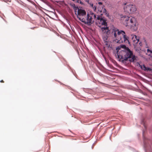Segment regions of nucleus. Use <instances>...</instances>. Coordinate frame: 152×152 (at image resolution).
Masks as SVG:
<instances>
[{
    "mask_svg": "<svg viewBox=\"0 0 152 152\" xmlns=\"http://www.w3.org/2000/svg\"><path fill=\"white\" fill-rule=\"evenodd\" d=\"M111 35L116 43H121L124 42L126 43L130 44L129 37L126 35L125 32L123 31L119 30L114 28L112 30Z\"/></svg>",
    "mask_w": 152,
    "mask_h": 152,
    "instance_id": "obj_1",
    "label": "nucleus"
},
{
    "mask_svg": "<svg viewBox=\"0 0 152 152\" xmlns=\"http://www.w3.org/2000/svg\"><path fill=\"white\" fill-rule=\"evenodd\" d=\"M118 57H136L133 51L125 45H121L116 48Z\"/></svg>",
    "mask_w": 152,
    "mask_h": 152,
    "instance_id": "obj_2",
    "label": "nucleus"
},
{
    "mask_svg": "<svg viewBox=\"0 0 152 152\" xmlns=\"http://www.w3.org/2000/svg\"><path fill=\"white\" fill-rule=\"evenodd\" d=\"M122 19L123 24L126 26L130 27L133 31H135L137 29V26L134 18L127 16H124Z\"/></svg>",
    "mask_w": 152,
    "mask_h": 152,
    "instance_id": "obj_3",
    "label": "nucleus"
},
{
    "mask_svg": "<svg viewBox=\"0 0 152 152\" xmlns=\"http://www.w3.org/2000/svg\"><path fill=\"white\" fill-rule=\"evenodd\" d=\"M91 15L92 16H94V18L96 21L97 24H99L98 25V26L100 27L101 25H105L107 24V20L104 17L99 16H97L96 17V15L93 13Z\"/></svg>",
    "mask_w": 152,
    "mask_h": 152,
    "instance_id": "obj_4",
    "label": "nucleus"
},
{
    "mask_svg": "<svg viewBox=\"0 0 152 152\" xmlns=\"http://www.w3.org/2000/svg\"><path fill=\"white\" fill-rule=\"evenodd\" d=\"M124 12L127 14H130L134 13L136 10L135 5L129 4L125 6L124 7Z\"/></svg>",
    "mask_w": 152,
    "mask_h": 152,
    "instance_id": "obj_5",
    "label": "nucleus"
},
{
    "mask_svg": "<svg viewBox=\"0 0 152 152\" xmlns=\"http://www.w3.org/2000/svg\"><path fill=\"white\" fill-rule=\"evenodd\" d=\"M80 21L88 25H91L94 22V20L92 18V16L88 14H87Z\"/></svg>",
    "mask_w": 152,
    "mask_h": 152,
    "instance_id": "obj_6",
    "label": "nucleus"
},
{
    "mask_svg": "<svg viewBox=\"0 0 152 152\" xmlns=\"http://www.w3.org/2000/svg\"><path fill=\"white\" fill-rule=\"evenodd\" d=\"M86 12L85 11L82 9H78L77 11V18L81 20L84 17L86 16Z\"/></svg>",
    "mask_w": 152,
    "mask_h": 152,
    "instance_id": "obj_7",
    "label": "nucleus"
},
{
    "mask_svg": "<svg viewBox=\"0 0 152 152\" xmlns=\"http://www.w3.org/2000/svg\"><path fill=\"white\" fill-rule=\"evenodd\" d=\"M107 24L106 25H104V26H106L105 27H101V29L104 33L103 34L109 35V34L110 33V35L112 37L111 33H112V30L110 31V30H109V27L107 26Z\"/></svg>",
    "mask_w": 152,
    "mask_h": 152,
    "instance_id": "obj_8",
    "label": "nucleus"
},
{
    "mask_svg": "<svg viewBox=\"0 0 152 152\" xmlns=\"http://www.w3.org/2000/svg\"><path fill=\"white\" fill-rule=\"evenodd\" d=\"M117 58L118 60L119 61L123 63H126V61H128V58ZM133 60V61H134L136 58H132Z\"/></svg>",
    "mask_w": 152,
    "mask_h": 152,
    "instance_id": "obj_9",
    "label": "nucleus"
},
{
    "mask_svg": "<svg viewBox=\"0 0 152 152\" xmlns=\"http://www.w3.org/2000/svg\"><path fill=\"white\" fill-rule=\"evenodd\" d=\"M132 39L134 42V45H136L138 42H139V39L138 37L136 36L135 35L132 34L131 35Z\"/></svg>",
    "mask_w": 152,
    "mask_h": 152,
    "instance_id": "obj_10",
    "label": "nucleus"
},
{
    "mask_svg": "<svg viewBox=\"0 0 152 152\" xmlns=\"http://www.w3.org/2000/svg\"><path fill=\"white\" fill-rule=\"evenodd\" d=\"M104 7V6H103L102 5L101 6V7L102 8V9H99V7H98L97 8V9H98V11L99 12L101 13L102 12L103 13H105V14H107V13H106L107 10L105 9L104 8V7Z\"/></svg>",
    "mask_w": 152,
    "mask_h": 152,
    "instance_id": "obj_11",
    "label": "nucleus"
},
{
    "mask_svg": "<svg viewBox=\"0 0 152 152\" xmlns=\"http://www.w3.org/2000/svg\"><path fill=\"white\" fill-rule=\"evenodd\" d=\"M141 68L144 71H151V69L150 68L146 67L144 65H140Z\"/></svg>",
    "mask_w": 152,
    "mask_h": 152,
    "instance_id": "obj_12",
    "label": "nucleus"
},
{
    "mask_svg": "<svg viewBox=\"0 0 152 152\" xmlns=\"http://www.w3.org/2000/svg\"><path fill=\"white\" fill-rule=\"evenodd\" d=\"M108 35L107 34H103L102 36V39L104 42L108 41Z\"/></svg>",
    "mask_w": 152,
    "mask_h": 152,
    "instance_id": "obj_13",
    "label": "nucleus"
},
{
    "mask_svg": "<svg viewBox=\"0 0 152 152\" xmlns=\"http://www.w3.org/2000/svg\"><path fill=\"white\" fill-rule=\"evenodd\" d=\"M147 54L150 56V57H152V51L149 49L147 50Z\"/></svg>",
    "mask_w": 152,
    "mask_h": 152,
    "instance_id": "obj_14",
    "label": "nucleus"
},
{
    "mask_svg": "<svg viewBox=\"0 0 152 152\" xmlns=\"http://www.w3.org/2000/svg\"><path fill=\"white\" fill-rule=\"evenodd\" d=\"M104 45L105 47H106L107 48H109L110 47V45L109 43V42H108V41H104Z\"/></svg>",
    "mask_w": 152,
    "mask_h": 152,
    "instance_id": "obj_15",
    "label": "nucleus"
},
{
    "mask_svg": "<svg viewBox=\"0 0 152 152\" xmlns=\"http://www.w3.org/2000/svg\"><path fill=\"white\" fill-rule=\"evenodd\" d=\"M73 9L74 10V11H75V14H76V15H77V10L78 9H80L79 8H78V7H76L75 5H74V7H73Z\"/></svg>",
    "mask_w": 152,
    "mask_h": 152,
    "instance_id": "obj_16",
    "label": "nucleus"
},
{
    "mask_svg": "<svg viewBox=\"0 0 152 152\" xmlns=\"http://www.w3.org/2000/svg\"><path fill=\"white\" fill-rule=\"evenodd\" d=\"M89 4H90L91 7L92 8L93 10L95 11H96V6H94L93 4L92 3H90Z\"/></svg>",
    "mask_w": 152,
    "mask_h": 152,
    "instance_id": "obj_17",
    "label": "nucleus"
},
{
    "mask_svg": "<svg viewBox=\"0 0 152 152\" xmlns=\"http://www.w3.org/2000/svg\"><path fill=\"white\" fill-rule=\"evenodd\" d=\"M98 4H99V5H102V2H99L98 3Z\"/></svg>",
    "mask_w": 152,
    "mask_h": 152,
    "instance_id": "obj_18",
    "label": "nucleus"
},
{
    "mask_svg": "<svg viewBox=\"0 0 152 152\" xmlns=\"http://www.w3.org/2000/svg\"><path fill=\"white\" fill-rule=\"evenodd\" d=\"M105 61H106V62L107 63V59H106V57H105V58H104Z\"/></svg>",
    "mask_w": 152,
    "mask_h": 152,
    "instance_id": "obj_19",
    "label": "nucleus"
},
{
    "mask_svg": "<svg viewBox=\"0 0 152 152\" xmlns=\"http://www.w3.org/2000/svg\"><path fill=\"white\" fill-rule=\"evenodd\" d=\"M86 2H87L88 4H89L90 3H89V0H86Z\"/></svg>",
    "mask_w": 152,
    "mask_h": 152,
    "instance_id": "obj_20",
    "label": "nucleus"
},
{
    "mask_svg": "<svg viewBox=\"0 0 152 152\" xmlns=\"http://www.w3.org/2000/svg\"><path fill=\"white\" fill-rule=\"evenodd\" d=\"M0 82L1 83H4V82L3 80H1L0 81Z\"/></svg>",
    "mask_w": 152,
    "mask_h": 152,
    "instance_id": "obj_21",
    "label": "nucleus"
},
{
    "mask_svg": "<svg viewBox=\"0 0 152 152\" xmlns=\"http://www.w3.org/2000/svg\"><path fill=\"white\" fill-rule=\"evenodd\" d=\"M139 44L140 45V46H141V45H142V43H141V42H139Z\"/></svg>",
    "mask_w": 152,
    "mask_h": 152,
    "instance_id": "obj_22",
    "label": "nucleus"
},
{
    "mask_svg": "<svg viewBox=\"0 0 152 152\" xmlns=\"http://www.w3.org/2000/svg\"><path fill=\"white\" fill-rule=\"evenodd\" d=\"M102 15V13H101V15Z\"/></svg>",
    "mask_w": 152,
    "mask_h": 152,
    "instance_id": "obj_23",
    "label": "nucleus"
},
{
    "mask_svg": "<svg viewBox=\"0 0 152 152\" xmlns=\"http://www.w3.org/2000/svg\"><path fill=\"white\" fill-rule=\"evenodd\" d=\"M110 58V59H111V58L110 57V58Z\"/></svg>",
    "mask_w": 152,
    "mask_h": 152,
    "instance_id": "obj_24",
    "label": "nucleus"
},
{
    "mask_svg": "<svg viewBox=\"0 0 152 152\" xmlns=\"http://www.w3.org/2000/svg\"><path fill=\"white\" fill-rule=\"evenodd\" d=\"M73 1H75V0H72Z\"/></svg>",
    "mask_w": 152,
    "mask_h": 152,
    "instance_id": "obj_25",
    "label": "nucleus"
}]
</instances>
